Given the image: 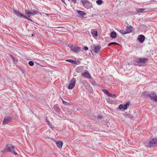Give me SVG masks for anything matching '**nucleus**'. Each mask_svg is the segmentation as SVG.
<instances>
[{"label": "nucleus", "mask_w": 157, "mask_h": 157, "mask_svg": "<svg viewBox=\"0 0 157 157\" xmlns=\"http://www.w3.org/2000/svg\"><path fill=\"white\" fill-rule=\"evenodd\" d=\"M144 144L147 147H152L155 146H157V138H153L150 141H149V143L147 144L144 143Z\"/></svg>", "instance_id": "nucleus-1"}, {"label": "nucleus", "mask_w": 157, "mask_h": 157, "mask_svg": "<svg viewBox=\"0 0 157 157\" xmlns=\"http://www.w3.org/2000/svg\"><path fill=\"white\" fill-rule=\"evenodd\" d=\"M81 2L83 6L85 8L88 9L92 6L91 3L87 0H81Z\"/></svg>", "instance_id": "nucleus-2"}, {"label": "nucleus", "mask_w": 157, "mask_h": 157, "mask_svg": "<svg viewBox=\"0 0 157 157\" xmlns=\"http://www.w3.org/2000/svg\"><path fill=\"white\" fill-rule=\"evenodd\" d=\"M146 97L150 98L151 99L157 102V96L156 93L154 92H151L146 95Z\"/></svg>", "instance_id": "nucleus-3"}, {"label": "nucleus", "mask_w": 157, "mask_h": 157, "mask_svg": "<svg viewBox=\"0 0 157 157\" xmlns=\"http://www.w3.org/2000/svg\"><path fill=\"white\" fill-rule=\"evenodd\" d=\"M71 50L75 53H78L81 50V48L78 46L71 45L69 46Z\"/></svg>", "instance_id": "nucleus-4"}, {"label": "nucleus", "mask_w": 157, "mask_h": 157, "mask_svg": "<svg viewBox=\"0 0 157 157\" xmlns=\"http://www.w3.org/2000/svg\"><path fill=\"white\" fill-rule=\"evenodd\" d=\"M76 83V80L74 78H73L70 81V84L68 86V89H72L74 87Z\"/></svg>", "instance_id": "nucleus-5"}, {"label": "nucleus", "mask_w": 157, "mask_h": 157, "mask_svg": "<svg viewBox=\"0 0 157 157\" xmlns=\"http://www.w3.org/2000/svg\"><path fill=\"white\" fill-rule=\"evenodd\" d=\"M154 9H147L146 8H139L137 9V11L139 13H145L147 12V10H150L152 11H154Z\"/></svg>", "instance_id": "nucleus-6"}, {"label": "nucleus", "mask_w": 157, "mask_h": 157, "mask_svg": "<svg viewBox=\"0 0 157 157\" xmlns=\"http://www.w3.org/2000/svg\"><path fill=\"white\" fill-rule=\"evenodd\" d=\"M7 150V151H10L11 152H13V149L14 147L13 145L11 144H9L6 145L5 147Z\"/></svg>", "instance_id": "nucleus-7"}, {"label": "nucleus", "mask_w": 157, "mask_h": 157, "mask_svg": "<svg viewBox=\"0 0 157 157\" xmlns=\"http://www.w3.org/2000/svg\"><path fill=\"white\" fill-rule=\"evenodd\" d=\"M13 11L14 13L17 17L21 18H24V15L21 13L20 12L16 10L15 9H13Z\"/></svg>", "instance_id": "nucleus-8"}, {"label": "nucleus", "mask_w": 157, "mask_h": 157, "mask_svg": "<svg viewBox=\"0 0 157 157\" xmlns=\"http://www.w3.org/2000/svg\"><path fill=\"white\" fill-rule=\"evenodd\" d=\"M11 118L9 116H6L4 119L3 124H7L8 122L11 121Z\"/></svg>", "instance_id": "nucleus-9"}, {"label": "nucleus", "mask_w": 157, "mask_h": 157, "mask_svg": "<svg viewBox=\"0 0 157 157\" xmlns=\"http://www.w3.org/2000/svg\"><path fill=\"white\" fill-rule=\"evenodd\" d=\"M145 36L143 35H139L138 39L139 41L141 43H143L145 40Z\"/></svg>", "instance_id": "nucleus-10"}, {"label": "nucleus", "mask_w": 157, "mask_h": 157, "mask_svg": "<svg viewBox=\"0 0 157 157\" xmlns=\"http://www.w3.org/2000/svg\"><path fill=\"white\" fill-rule=\"evenodd\" d=\"M132 27L131 26H127L126 29H125L126 34H128L132 32Z\"/></svg>", "instance_id": "nucleus-11"}, {"label": "nucleus", "mask_w": 157, "mask_h": 157, "mask_svg": "<svg viewBox=\"0 0 157 157\" xmlns=\"http://www.w3.org/2000/svg\"><path fill=\"white\" fill-rule=\"evenodd\" d=\"M82 76L86 78H90V76L88 72L87 71H86V72L82 73Z\"/></svg>", "instance_id": "nucleus-12"}, {"label": "nucleus", "mask_w": 157, "mask_h": 157, "mask_svg": "<svg viewBox=\"0 0 157 157\" xmlns=\"http://www.w3.org/2000/svg\"><path fill=\"white\" fill-rule=\"evenodd\" d=\"M94 51L96 53H98L100 50L101 49V47L100 45L95 46L94 47Z\"/></svg>", "instance_id": "nucleus-13"}, {"label": "nucleus", "mask_w": 157, "mask_h": 157, "mask_svg": "<svg viewBox=\"0 0 157 157\" xmlns=\"http://www.w3.org/2000/svg\"><path fill=\"white\" fill-rule=\"evenodd\" d=\"M91 33L92 36L94 37H96L98 36V32L97 31L95 30V29H92Z\"/></svg>", "instance_id": "nucleus-14"}, {"label": "nucleus", "mask_w": 157, "mask_h": 157, "mask_svg": "<svg viewBox=\"0 0 157 157\" xmlns=\"http://www.w3.org/2000/svg\"><path fill=\"white\" fill-rule=\"evenodd\" d=\"M134 64L135 65L139 66H141L140 59V58L135 60L134 61Z\"/></svg>", "instance_id": "nucleus-15"}, {"label": "nucleus", "mask_w": 157, "mask_h": 157, "mask_svg": "<svg viewBox=\"0 0 157 157\" xmlns=\"http://www.w3.org/2000/svg\"><path fill=\"white\" fill-rule=\"evenodd\" d=\"M110 36L112 38L114 39L117 36V33L116 32L113 31L110 33Z\"/></svg>", "instance_id": "nucleus-16"}, {"label": "nucleus", "mask_w": 157, "mask_h": 157, "mask_svg": "<svg viewBox=\"0 0 157 157\" xmlns=\"http://www.w3.org/2000/svg\"><path fill=\"white\" fill-rule=\"evenodd\" d=\"M140 59L141 64H142L145 63L147 62L148 61V59L146 58H140Z\"/></svg>", "instance_id": "nucleus-17"}, {"label": "nucleus", "mask_w": 157, "mask_h": 157, "mask_svg": "<svg viewBox=\"0 0 157 157\" xmlns=\"http://www.w3.org/2000/svg\"><path fill=\"white\" fill-rule=\"evenodd\" d=\"M56 144L57 146L59 148H61L62 147L63 144V143L61 141H59V142H57L56 143Z\"/></svg>", "instance_id": "nucleus-18"}, {"label": "nucleus", "mask_w": 157, "mask_h": 157, "mask_svg": "<svg viewBox=\"0 0 157 157\" xmlns=\"http://www.w3.org/2000/svg\"><path fill=\"white\" fill-rule=\"evenodd\" d=\"M53 108L57 112H59L60 111V109L59 107L57 105H54Z\"/></svg>", "instance_id": "nucleus-19"}, {"label": "nucleus", "mask_w": 157, "mask_h": 157, "mask_svg": "<svg viewBox=\"0 0 157 157\" xmlns=\"http://www.w3.org/2000/svg\"><path fill=\"white\" fill-rule=\"evenodd\" d=\"M77 12L81 16H83L86 14V13L83 11L77 10Z\"/></svg>", "instance_id": "nucleus-20"}, {"label": "nucleus", "mask_w": 157, "mask_h": 157, "mask_svg": "<svg viewBox=\"0 0 157 157\" xmlns=\"http://www.w3.org/2000/svg\"><path fill=\"white\" fill-rule=\"evenodd\" d=\"M130 104V102H127L126 104L123 105V109L124 110H126L127 109L128 106Z\"/></svg>", "instance_id": "nucleus-21"}, {"label": "nucleus", "mask_w": 157, "mask_h": 157, "mask_svg": "<svg viewBox=\"0 0 157 157\" xmlns=\"http://www.w3.org/2000/svg\"><path fill=\"white\" fill-rule=\"evenodd\" d=\"M66 61L70 62L72 64H76V62L74 61V60L71 59H66Z\"/></svg>", "instance_id": "nucleus-22"}, {"label": "nucleus", "mask_w": 157, "mask_h": 157, "mask_svg": "<svg viewBox=\"0 0 157 157\" xmlns=\"http://www.w3.org/2000/svg\"><path fill=\"white\" fill-rule=\"evenodd\" d=\"M88 91L90 93H92L93 92V89L90 86H87V88H86Z\"/></svg>", "instance_id": "nucleus-23"}, {"label": "nucleus", "mask_w": 157, "mask_h": 157, "mask_svg": "<svg viewBox=\"0 0 157 157\" xmlns=\"http://www.w3.org/2000/svg\"><path fill=\"white\" fill-rule=\"evenodd\" d=\"M124 116L126 118H131L132 117L131 115L129 113H125L124 114Z\"/></svg>", "instance_id": "nucleus-24"}, {"label": "nucleus", "mask_w": 157, "mask_h": 157, "mask_svg": "<svg viewBox=\"0 0 157 157\" xmlns=\"http://www.w3.org/2000/svg\"><path fill=\"white\" fill-rule=\"evenodd\" d=\"M75 71L78 73H80L82 71V68L80 67H78L75 69Z\"/></svg>", "instance_id": "nucleus-25"}, {"label": "nucleus", "mask_w": 157, "mask_h": 157, "mask_svg": "<svg viewBox=\"0 0 157 157\" xmlns=\"http://www.w3.org/2000/svg\"><path fill=\"white\" fill-rule=\"evenodd\" d=\"M118 31L119 32H120L122 34H126L125 33V31H124V30L118 29Z\"/></svg>", "instance_id": "nucleus-26"}, {"label": "nucleus", "mask_w": 157, "mask_h": 157, "mask_svg": "<svg viewBox=\"0 0 157 157\" xmlns=\"http://www.w3.org/2000/svg\"><path fill=\"white\" fill-rule=\"evenodd\" d=\"M24 18L27 19L30 21H33L32 19L30 18L29 16H26V15H24Z\"/></svg>", "instance_id": "nucleus-27"}, {"label": "nucleus", "mask_w": 157, "mask_h": 157, "mask_svg": "<svg viewBox=\"0 0 157 157\" xmlns=\"http://www.w3.org/2000/svg\"><path fill=\"white\" fill-rule=\"evenodd\" d=\"M109 97H111L113 98H115L116 97V95L109 93Z\"/></svg>", "instance_id": "nucleus-28"}, {"label": "nucleus", "mask_w": 157, "mask_h": 157, "mask_svg": "<svg viewBox=\"0 0 157 157\" xmlns=\"http://www.w3.org/2000/svg\"><path fill=\"white\" fill-rule=\"evenodd\" d=\"M38 13H39V12L38 11H36L35 10H33L31 11V14H32L33 15H35L36 14Z\"/></svg>", "instance_id": "nucleus-29"}, {"label": "nucleus", "mask_w": 157, "mask_h": 157, "mask_svg": "<svg viewBox=\"0 0 157 157\" xmlns=\"http://www.w3.org/2000/svg\"><path fill=\"white\" fill-rule=\"evenodd\" d=\"M25 13L27 16H29L30 14H31V11H29L27 10H25Z\"/></svg>", "instance_id": "nucleus-30"}, {"label": "nucleus", "mask_w": 157, "mask_h": 157, "mask_svg": "<svg viewBox=\"0 0 157 157\" xmlns=\"http://www.w3.org/2000/svg\"><path fill=\"white\" fill-rule=\"evenodd\" d=\"M96 3L98 5H101L102 3V1L101 0H98L96 1Z\"/></svg>", "instance_id": "nucleus-31"}, {"label": "nucleus", "mask_w": 157, "mask_h": 157, "mask_svg": "<svg viewBox=\"0 0 157 157\" xmlns=\"http://www.w3.org/2000/svg\"><path fill=\"white\" fill-rule=\"evenodd\" d=\"M112 44L120 45V44H118V43H117L116 42H112L110 43L109 44V46L110 45H112Z\"/></svg>", "instance_id": "nucleus-32"}, {"label": "nucleus", "mask_w": 157, "mask_h": 157, "mask_svg": "<svg viewBox=\"0 0 157 157\" xmlns=\"http://www.w3.org/2000/svg\"><path fill=\"white\" fill-rule=\"evenodd\" d=\"M1 152L2 153H3V154H5V153H6V152H8V151H7V150L6 147H5L4 150H3V151H1Z\"/></svg>", "instance_id": "nucleus-33"}, {"label": "nucleus", "mask_w": 157, "mask_h": 157, "mask_svg": "<svg viewBox=\"0 0 157 157\" xmlns=\"http://www.w3.org/2000/svg\"><path fill=\"white\" fill-rule=\"evenodd\" d=\"M102 91L107 95H108V90L106 89H104L102 90Z\"/></svg>", "instance_id": "nucleus-34"}, {"label": "nucleus", "mask_w": 157, "mask_h": 157, "mask_svg": "<svg viewBox=\"0 0 157 157\" xmlns=\"http://www.w3.org/2000/svg\"><path fill=\"white\" fill-rule=\"evenodd\" d=\"M29 64L31 66H33L34 64V63H33V62L32 61H30L29 62Z\"/></svg>", "instance_id": "nucleus-35"}, {"label": "nucleus", "mask_w": 157, "mask_h": 157, "mask_svg": "<svg viewBox=\"0 0 157 157\" xmlns=\"http://www.w3.org/2000/svg\"><path fill=\"white\" fill-rule=\"evenodd\" d=\"M102 118H103V117L102 116L98 115V116L97 120L98 121H99L100 120H101L102 119Z\"/></svg>", "instance_id": "nucleus-36"}, {"label": "nucleus", "mask_w": 157, "mask_h": 157, "mask_svg": "<svg viewBox=\"0 0 157 157\" xmlns=\"http://www.w3.org/2000/svg\"><path fill=\"white\" fill-rule=\"evenodd\" d=\"M47 121V123H48V125H49V126L51 127V128H52V125L51 124L50 122L48 121V120H46Z\"/></svg>", "instance_id": "nucleus-37"}, {"label": "nucleus", "mask_w": 157, "mask_h": 157, "mask_svg": "<svg viewBox=\"0 0 157 157\" xmlns=\"http://www.w3.org/2000/svg\"><path fill=\"white\" fill-rule=\"evenodd\" d=\"M10 56L13 59V61H15V58H14V56L13 55H12L11 54H10Z\"/></svg>", "instance_id": "nucleus-38"}, {"label": "nucleus", "mask_w": 157, "mask_h": 157, "mask_svg": "<svg viewBox=\"0 0 157 157\" xmlns=\"http://www.w3.org/2000/svg\"><path fill=\"white\" fill-rule=\"evenodd\" d=\"M123 105L122 104H121L119 106V108L120 109H123Z\"/></svg>", "instance_id": "nucleus-39"}, {"label": "nucleus", "mask_w": 157, "mask_h": 157, "mask_svg": "<svg viewBox=\"0 0 157 157\" xmlns=\"http://www.w3.org/2000/svg\"><path fill=\"white\" fill-rule=\"evenodd\" d=\"M62 102H63V104H64V105H66L67 104V102H66V101H65L64 100H62Z\"/></svg>", "instance_id": "nucleus-40"}, {"label": "nucleus", "mask_w": 157, "mask_h": 157, "mask_svg": "<svg viewBox=\"0 0 157 157\" xmlns=\"http://www.w3.org/2000/svg\"><path fill=\"white\" fill-rule=\"evenodd\" d=\"M83 49L85 50H87L88 49V48L86 46H84V47L83 48Z\"/></svg>", "instance_id": "nucleus-41"}, {"label": "nucleus", "mask_w": 157, "mask_h": 157, "mask_svg": "<svg viewBox=\"0 0 157 157\" xmlns=\"http://www.w3.org/2000/svg\"><path fill=\"white\" fill-rule=\"evenodd\" d=\"M72 2H73L74 4H75L77 0H72Z\"/></svg>", "instance_id": "nucleus-42"}, {"label": "nucleus", "mask_w": 157, "mask_h": 157, "mask_svg": "<svg viewBox=\"0 0 157 157\" xmlns=\"http://www.w3.org/2000/svg\"><path fill=\"white\" fill-rule=\"evenodd\" d=\"M61 0V1H62V2L64 4H66V5H66V4L65 3V2H64L65 0Z\"/></svg>", "instance_id": "nucleus-43"}, {"label": "nucleus", "mask_w": 157, "mask_h": 157, "mask_svg": "<svg viewBox=\"0 0 157 157\" xmlns=\"http://www.w3.org/2000/svg\"><path fill=\"white\" fill-rule=\"evenodd\" d=\"M13 153H14V154H15V155H17V152H15V151H14L13 150Z\"/></svg>", "instance_id": "nucleus-44"}, {"label": "nucleus", "mask_w": 157, "mask_h": 157, "mask_svg": "<svg viewBox=\"0 0 157 157\" xmlns=\"http://www.w3.org/2000/svg\"><path fill=\"white\" fill-rule=\"evenodd\" d=\"M92 83L93 85H96V83L95 82H92Z\"/></svg>", "instance_id": "nucleus-45"}, {"label": "nucleus", "mask_w": 157, "mask_h": 157, "mask_svg": "<svg viewBox=\"0 0 157 157\" xmlns=\"http://www.w3.org/2000/svg\"><path fill=\"white\" fill-rule=\"evenodd\" d=\"M150 2H156V1H155V0H151L150 1Z\"/></svg>", "instance_id": "nucleus-46"}, {"label": "nucleus", "mask_w": 157, "mask_h": 157, "mask_svg": "<svg viewBox=\"0 0 157 157\" xmlns=\"http://www.w3.org/2000/svg\"><path fill=\"white\" fill-rule=\"evenodd\" d=\"M31 35L32 36H34V33H33Z\"/></svg>", "instance_id": "nucleus-47"}, {"label": "nucleus", "mask_w": 157, "mask_h": 157, "mask_svg": "<svg viewBox=\"0 0 157 157\" xmlns=\"http://www.w3.org/2000/svg\"><path fill=\"white\" fill-rule=\"evenodd\" d=\"M109 101H109V103H111V102H110L109 101Z\"/></svg>", "instance_id": "nucleus-48"}]
</instances>
